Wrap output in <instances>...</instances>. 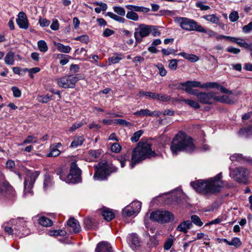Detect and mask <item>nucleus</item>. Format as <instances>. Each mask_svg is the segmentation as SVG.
Here are the masks:
<instances>
[{
	"label": "nucleus",
	"instance_id": "6e6d98bb",
	"mask_svg": "<svg viewBox=\"0 0 252 252\" xmlns=\"http://www.w3.org/2000/svg\"><path fill=\"white\" fill-rule=\"evenodd\" d=\"M61 153L60 150H59L57 148H53L51 152L47 155V157H55L59 156Z\"/></svg>",
	"mask_w": 252,
	"mask_h": 252
},
{
	"label": "nucleus",
	"instance_id": "b1692460",
	"mask_svg": "<svg viewBox=\"0 0 252 252\" xmlns=\"http://www.w3.org/2000/svg\"><path fill=\"white\" fill-rule=\"evenodd\" d=\"M180 85L182 86H188L189 87L193 88V87H200L202 88V85L199 81H188L186 82L181 83Z\"/></svg>",
	"mask_w": 252,
	"mask_h": 252
},
{
	"label": "nucleus",
	"instance_id": "9d476101",
	"mask_svg": "<svg viewBox=\"0 0 252 252\" xmlns=\"http://www.w3.org/2000/svg\"><path fill=\"white\" fill-rule=\"evenodd\" d=\"M141 208V203L139 201H134L125 207L122 212L124 217H129L139 212Z\"/></svg>",
	"mask_w": 252,
	"mask_h": 252
},
{
	"label": "nucleus",
	"instance_id": "bb28decb",
	"mask_svg": "<svg viewBox=\"0 0 252 252\" xmlns=\"http://www.w3.org/2000/svg\"><path fill=\"white\" fill-rule=\"evenodd\" d=\"M94 5H98L100 7H97L94 8V11L97 13H100L101 11H105L107 9V5L105 3L102 2H94Z\"/></svg>",
	"mask_w": 252,
	"mask_h": 252
},
{
	"label": "nucleus",
	"instance_id": "de8ad7c7",
	"mask_svg": "<svg viewBox=\"0 0 252 252\" xmlns=\"http://www.w3.org/2000/svg\"><path fill=\"white\" fill-rule=\"evenodd\" d=\"M113 9L115 13L121 16H124L125 15L126 11L123 7L120 6H115L113 7Z\"/></svg>",
	"mask_w": 252,
	"mask_h": 252
},
{
	"label": "nucleus",
	"instance_id": "6ab92c4d",
	"mask_svg": "<svg viewBox=\"0 0 252 252\" xmlns=\"http://www.w3.org/2000/svg\"><path fill=\"white\" fill-rule=\"evenodd\" d=\"M67 223L68 226L72 228V231L74 233H78L80 231L81 227L77 220L74 218H70L67 221Z\"/></svg>",
	"mask_w": 252,
	"mask_h": 252
},
{
	"label": "nucleus",
	"instance_id": "09e8293b",
	"mask_svg": "<svg viewBox=\"0 0 252 252\" xmlns=\"http://www.w3.org/2000/svg\"><path fill=\"white\" fill-rule=\"evenodd\" d=\"M173 239L172 238L167 239L164 244V249L169 250L173 245Z\"/></svg>",
	"mask_w": 252,
	"mask_h": 252
},
{
	"label": "nucleus",
	"instance_id": "338daca9",
	"mask_svg": "<svg viewBox=\"0 0 252 252\" xmlns=\"http://www.w3.org/2000/svg\"><path fill=\"white\" fill-rule=\"evenodd\" d=\"M39 23L42 27H47L49 25L50 22L46 19L40 18L39 19Z\"/></svg>",
	"mask_w": 252,
	"mask_h": 252
},
{
	"label": "nucleus",
	"instance_id": "4d7b16f0",
	"mask_svg": "<svg viewBox=\"0 0 252 252\" xmlns=\"http://www.w3.org/2000/svg\"><path fill=\"white\" fill-rule=\"evenodd\" d=\"M111 150L113 152L119 153L121 150V146L119 143H115L112 145Z\"/></svg>",
	"mask_w": 252,
	"mask_h": 252
},
{
	"label": "nucleus",
	"instance_id": "0eeeda50",
	"mask_svg": "<svg viewBox=\"0 0 252 252\" xmlns=\"http://www.w3.org/2000/svg\"><path fill=\"white\" fill-rule=\"evenodd\" d=\"M83 76L81 74L75 75H65L57 80L58 85L64 89L74 88L76 82L82 79Z\"/></svg>",
	"mask_w": 252,
	"mask_h": 252
},
{
	"label": "nucleus",
	"instance_id": "aec40b11",
	"mask_svg": "<svg viewBox=\"0 0 252 252\" xmlns=\"http://www.w3.org/2000/svg\"><path fill=\"white\" fill-rule=\"evenodd\" d=\"M101 213L104 219L107 221L111 220L115 217L113 212L108 208H103Z\"/></svg>",
	"mask_w": 252,
	"mask_h": 252
},
{
	"label": "nucleus",
	"instance_id": "c03bdc74",
	"mask_svg": "<svg viewBox=\"0 0 252 252\" xmlns=\"http://www.w3.org/2000/svg\"><path fill=\"white\" fill-rule=\"evenodd\" d=\"M180 89L182 90L186 91L187 93L189 94H190L195 95L196 96L198 93L196 92L195 90L192 89L191 87H189L188 86H182Z\"/></svg>",
	"mask_w": 252,
	"mask_h": 252
},
{
	"label": "nucleus",
	"instance_id": "9b49d317",
	"mask_svg": "<svg viewBox=\"0 0 252 252\" xmlns=\"http://www.w3.org/2000/svg\"><path fill=\"white\" fill-rule=\"evenodd\" d=\"M149 34V25L139 24L138 27L135 28L134 33L135 42L137 44L140 43L142 41V38L148 36Z\"/></svg>",
	"mask_w": 252,
	"mask_h": 252
},
{
	"label": "nucleus",
	"instance_id": "37998d69",
	"mask_svg": "<svg viewBox=\"0 0 252 252\" xmlns=\"http://www.w3.org/2000/svg\"><path fill=\"white\" fill-rule=\"evenodd\" d=\"M237 44L240 47L252 50V45L249 44L244 39L239 38Z\"/></svg>",
	"mask_w": 252,
	"mask_h": 252
},
{
	"label": "nucleus",
	"instance_id": "423d86ee",
	"mask_svg": "<svg viewBox=\"0 0 252 252\" xmlns=\"http://www.w3.org/2000/svg\"><path fill=\"white\" fill-rule=\"evenodd\" d=\"M190 185L197 192L204 194L218 193L219 188L217 187L215 189L210 181L202 180L191 182Z\"/></svg>",
	"mask_w": 252,
	"mask_h": 252
},
{
	"label": "nucleus",
	"instance_id": "39448f33",
	"mask_svg": "<svg viewBox=\"0 0 252 252\" xmlns=\"http://www.w3.org/2000/svg\"><path fill=\"white\" fill-rule=\"evenodd\" d=\"M175 21L177 22L183 30L187 31H196L197 32H204L205 30L200 25L193 19L186 17H178L175 18Z\"/></svg>",
	"mask_w": 252,
	"mask_h": 252
},
{
	"label": "nucleus",
	"instance_id": "f8f14e48",
	"mask_svg": "<svg viewBox=\"0 0 252 252\" xmlns=\"http://www.w3.org/2000/svg\"><path fill=\"white\" fill-rule=\"evenodd\" d=\"M39 174L40 171H38L27 172L24 182L25 190L27 192H31V189L33 187L35 181Z\"/></svg>",
	"mask_w": 252,
	"mask_h": 252
},
{
	"label": "nucleus",
	"instance_id": "79ce46f5",
	"mask_svg": "<svg viewBox=\"0 0 252 252\" xmlns=\"http://www.w3.org/2000/svg\"><path fill=\"white\" fill-rule=\"evenodd\" d=\"M115 123L118 125H122L126 127H130L132 126V124L124 119H115Z\"/></svg>",
	"mask_w": 252,
	"mask_h": 252
},
{
	"label": "nucleus",
	"instance_id": "3c124183",
	"mask_svg": "<svg viewBox=\"0 0 252 252\" xmlns=\"http://www.w3.org/2000/svg\"><path fill=\"white\" fill-rule=\"evenodd\" d=\"M75 40L77 41H80L81 42L84 43H88L89 41V38L88 35L84 34L74 38Z\"/></svg>",
	"mask_w": 252,
	"mask_h": 252
},
{
	"label": "nucleus",
	"instance_id": "774afa93",
	"mask_svg": "<svg viewBox=\"0 0 252 252\" xmlns=\"http://www.w3.org/2000/svg\"><path fill=\"white\" fill-rule=\"evenodd\" d=\"M243 30L245 33L250 32L252 30V22H251L248 25L244 26Z\"/></svg>",
	"mask_w": 252,
	"mask_h": 252
},
{
	"label": "nucleus",
	"instance_id": "a19ab883",
	"mask_svg": "<svg viewBox=\"0 0 252 252\" xmlns=\"http://www.w3.org/2000/svg\"><path fill=\"white\" fill-rule=\"evenodd\" d=\"M240 132L245 134L247 137L251 136L252 135V126L241 129Z\"/></svg>",
	"mask_w": 252,
	"mask_h": 252
},
{
	"label": "nucleus",
	"instance_id": "4c0bfd02",
	"mask_svg": "<svg viewBox=\"0 0 252 252\" xmlns=\"http://www.w3.org/2000/svg\"><path fill=\"white\" fill-rule=\"evenodd\" d=\"M52 96H49L48 94L39 95L37 97L38 101L41 103H46L50 100L52 99Z\"/></svg>",
	"mask_w": 252,
	"mask_h": 252
},
{
	"label": "nucleus",
	"instance_id": "a18cd8bd",
	"mask_svg": "<svg viewBox=\"0 0 252 252\" xmlns=\"http://www.w3.org/2000/svg\"><path fill=\"white\" fill-rule=\"evenodd\" d=\"M126 17L130 20H132L133 21H137L138 20L139 17L138 14L133 12V11H128L127 12Z\"/></svg>",
	"mask_w": 252,
	"mask_h": 252
},
{
	"label": "nucleus",
	"instance_id": "a211bd4d",
	"mask_svg": "<svg viewBox=\"0 0 252 252\" xmlns=\"http://www.w3.org/2000/svg\"><path fill=\"white\" fill-rule=\"evenodd\" d=\"M193 225L189 220L183 221L180 223L177 227L176 230L185 233L188 232V230L191 228Z\"/></svg>",
	"mask_w": 252,
	"mask_h": 252
},
{
	"label": "nucleus",
	"instance_id": "f3484780",
	"mask_svg": "<svg viewBox=\"0 0 252 252\" xmlns=\"http://www.w3.org/2000/svg\"><path fill=\"white\" fill-rule=\"evenodd\" d=\"M221 178L222 174L221 173H220L210 181L215 189L217 187H219L218 192L220 191L221 189L223 188L224 186L223 182L221 180Z\"/></svg>",
	"mask_w": 252,
	"mask_h": 252
},
{
	"label": "nucleus",
	"instance_id": "f257e3e1",
	"mask_svg": "<svg viewBox=\"0 0 252 252\" xmlns=\"http://www.w3.org/2000/svg\"><path fill=\"white\" fill-rule=\"evenodd\" d=\"M152 145L147 142L140 141L133 149L131 154L130 166L133 168L134 165L146 159L157 156L155 151L152 150Z\"/></svg>",
	"mask_w": 252,
	"mask_h": 252
},
{
	"label": "nucleus",
	"instance_id": "8fccbe9b",
	"mask_svg": "<svg viewBox=\"0 0 252 252\" xmlns=\"http://www.w3.org/2000/svg\"><path fill=\"white\" fill-rule=\"evenodd\" d=\"M59 56H60L61 58H62V59L60 61V63L62 65L66 64L69 62V58L70 57L69 56L63 54L59 55L58 56L59 57Z\"/></svg>",
	"mask_w": 252,
	"mask_h": 252
},
{
	"label": "nucleus",
	"instance_id": "052dcab7",
	"mask_svg": "<svg viewBox=\"0 0 252 252\" xmlns=\"http://www.w3.org/2000/svg\"><path fill=\"white\" fill-rule=\"evenodd\" d=\"M229 18L231 22L236 21L239 18L238 12L236 11L231 12L229 16Z\"/></svg>",
	"mask_w": 252,
	"mask_h": 252
},
{
	"label": "nucleus",
	"instance_id": "c9c22d12",
	"mask_svg": "<svg viewBox=\"0 0 252 252\" xmlns=\"http://www.w3.org/2000/svg\"><path fill=\"white\" fill-rule=\"evenodd\" d=\"M150 111L148 109H141L134 112L133 114L139 117L150 116Z\"/></svg>",
	"mask_w": 252,
	"mask_h": 252
},
{
	"label": "nucleus",
	"instance_id": "7c9ffc66",
	"mask_svg": "<svg viewBox=\"0 0 252 252\" xmlns=\"http://www.w3.org/2000/svg\"><path fill=\"white\" fill-rule=\"evenodd\" d=\"M57 49L59 51L64 53H68L71 50V47L69 46H65L62 43H58L56 44Z\"/></svg>",
	"mask_w": 252,
	"mask_h": 252
},
{
	"label": "nucleus",
	"instance_id": "c85d7f7f",
	"mask_svg": "<svg viewBox=\"0 0 252 252\" xmlns=\"http://www.w3.org/2000/svg\"><path fill=\"white\" fill-rule=\"evenodd\" d=\"M124 55L122 54L114 53V55L108 59V61L112 63H117L124 58Z\"/></svg>",
	"mask_w": 252,
	"mask_h": 252
},
{
	"label": "nucleus",
	"instance_id": "e433bc0d",
	"mask_svg": "<svg viewBox=\"0 0 252 252\" xmlns=\"http://www.w3.org/2000/svg\"><path fill=\"white\" fill-rule=\"evenodd\" d=\"M89 156L94 158H98L101 154V150H90L88 152Z\"/></svg>",
	"mask_w": 252,
	"mask_h": 252
},
{
	"label": "nucleus",
	"instance_id": "e2e57ef3",
	"mask_svg": "<svg viewBox=\"0 0 252 252\" xmlns=\"http://www.w3.org/2000/svg\"><path fill=\"white\" fill-rule=\"evenodd\" d=\"M11 90L13 93V95L15 97H19L21 95V92L17 87H12Z\"/></svg>",
	"mask_w": 252,
	"mask_h": 252
},
{
	"label": "nucleus",
	"instance_id": "5fc2aeb1",
	"mask_svg": "<svg viewBox=\"0 0 252 252\" xmlns=\"http://www.w3.org/2000/svg\"><path fill=\"white\" fill-rule=\"evenodd\" d=\"M150 8H149L134 5L133 11L147 13L150 11Z\"/></svg>",
	"mask_w": 252,
	"mask_h": 252
},
{
	"label": "nucleus",
	"instance_id": "a878e982",
	"mask_svg": "<svg viewBox=\"0 0 252 252\" xmlns=\"http://www.w3.org/2000/svg\"><path fill=\"white\" fill-rule=\"evenodd\" d=\"M203 18L213 24L219 23L220 19L215 14L204 15Z\"/></svg>",
	"mask_w": 252,
	"mask_h": 252
},
{
	"label": "nucleus",
	"instance_id": "393cba45",
	"mask_svg": "<svg viewBox=\"0 0 252 252\" xmlns=\"http://www.w3.org/2000/svg\"><path fill=\"white\" fill-rule=\"evenodd\" d=\"M14 53L12 52H9L6 55L4 58V62L6 64L13 65L14 63Z\"/></svg>",
	"mask_w": 252,
	"mask_h": 252
},
{
	"label": "nucleus",
	"instance_id": "c756f323",
	"mask_svg": "<svg viewBox=\"0 0 252 252\" xmlns=\"http://www.w3.org/2000/svg\"><path fill=\"white\" fill-rule=\"evenodd\" d=\"M84 223L85 228L87 229H95L96 227V225L94 224L92 219L89 218L84 219Z\"/></svg>",
	"mask_w": 252,
	"mask_h": 252
},
{
	"label": "nucleus",
	"instance_id": "0e129e2a",
	"mask_svg": "<svg viewBox=\"0 0 252 252\" xmlns=\"http://www.w3.org/2000/svg\"><path fill=\"white\" fill-rule=\"evenodd\" d=\"M228 97V96L225 95L220 96H217L215 95V101L226 103Z\"/></svg>",
	"mask_w": 252,
	"mask_h": 252
},
{
	"label": "nucleus",
	"instance_id": "473e14b6",
	"mask_svg": "<svg viewBox=\"0 0 252 252\" xmlns=\"http://www.w3.org/2000/svg\"><path fill=\"white\" fill-rule=\"evenodd\" d=\"M38 47L39 50L43 53L46 52L48 50V46L44 40H39L37 42Z\"/></svg>",
	"mask_w": 252,
	"mask_h": 252
},
{
	"label": "nucleus",
	"instance_id": "680f3d73",
	"mask_svg": "<svg viewBox=\"0 0 252 252\" xmlns=\"http://www.w3.org/2000/svg\"><path fill=\"white\" fill-rule=\"evenodd\" d=\"M37 141V138L31 135H29L26 139L23 141V144H28L32 142L35 143Z\"/></svg>",
	"mask_w": 252,
	"mask_h": 252
},
{
	"label": "nucleus",
	"instance_id": "7ed1b4c3",
	"mask_svg": "<svg viewBox=\"0 0 252 252\" xmlns=\"http://www.w3.org/2000/svg\"><path fill=\"white\" fill-rule=\"evenodd\" d=\"M81 171L75 162L71 163L70 172L66 177L63 175L62 168H59L57 170V174L59 175L60 178L68 183L75 184L80 182L81 180Z\"/></svg>",
	"mask_w": 252,
	"mask_h": 252
},
{
	"label": "nucleus",
	"instance_id": "13d9d810",
	"mask_svg": "<svg viewBox=\"0 0 252 252\" xmlns=\"http://www.w3.org/2000/svg\"><path fill=\"white\" fill-rule=\"evenodd\" d=\"M241 242L239 238L237 237H235L232 239V241L230 242V244H229V246H234L235 247L240 246L241 245Z\"/></svg>",
	"mask_w": 252,
	"mask_h": 252
},
{
	"label": "nucleus",
	"instance_id": "412c9836",
	"mask_svg": "<svg viewBox=\"0 0 252 252\" xmlns=\"http://www.w3.org/2000/svg\"><path fill=\"white\" fill-rule=\"evenodd\" d=\"M129 241L131 242V247L132 248H136L140 246V240L138 236L135 234H132L130 236Z\"/></svg>",
	"mask_w": 252,
	"mask_h": 252
},
{
	"label": "nucleus",
	"instance_id": "72a5a7b5",
	"mask_svg": "<svg viewBox=\"0 0 252 252\" xmlns=\"http://www.w3.org/2000/svg\"><path fill=\"white\" fill-rule=\"evenodd\" d=\"M138 95L140 97H142L144 96H147L152 98H155V97H156V96H158V94L140 91L139 92Z\"/></svg>",
	"mask_w": 252,
	"mask_h": 252
},
{
	"label": "nucleus",
	"instance_id": "1a4fd4ad",
	"mask_svg": "<svg viewBox=\"0 0 252 252\" xmlns=\"http://www.w3.org/2000/svg\"><path fill=\"white\" fill-rule=\"evenodd\" d=\"M232 174L235 181L247 184L248 171L246 168L242 167H237L233 170Z\"/></svg>",
	"mask_w": 252,
	"mask_h": 252
},
{
	"label": "nucleus",
	"instance_id": "4be33fe9",
	"mask_svg": "<svg viewBox=\"0 0 252 252\" xmlns=\"http://www.w3.org/2000/svg\"><path fill=\"white\" fill-rule=\"evenodd\" d=\"M129 154L128 152L124 153L116 157L117 159L121 163V166L123 168L125 165V162L129 159Z\"/></svg>",
	"mask_w": 252,
	"mask_h": 252
},
{
	"label": "nucleus",
	"instance_id": "2f4dec72",
	"mask_svg": "<svg viewBox=\"0 0 252 252\" xmlns=\"http://www.w3.org/2000/svg\"><path fill=\"white\" fill-rule=\"evenodd\" d=\"M107 15L108 16L111 18L115 20L116 21L119 22L120 23H124L125 22V20L124 18L119 16L111 12H107Z\"/></svg>",
	"mask_w": 252,
	"mask_h": 252
},
{
	"label": "nucleus",
	"instance_id": "dca6fc26",
	"mask_svg": "<svg viewBox=\"0 0 252 252\" xmlns=\"http://www.w3.org/2000/svg\"><path fill=\"white\" fill-rule=\"evenodd\" d=\"M96 252H112V247L109 243L107 242H99L95 249Z\"/></svg>",
	"mask_w": 252,
	"mask_h": 252
},
{
	"label": "nucleus",
	"instance_id": "ddd939ff",
	"mask_svg": "<svg viewBox=\"0 0 252 252\" xmlns=\"http://www.w3.org/2000/svg\"><path fill=\"white\" fill-rule=\"evenodd\" d=\"M216 93L210 92L199 93L196 95L198 101L204 104H211L215 101Z\"/></svg>",
	"mask_w": 252,
	"mask_h": 252
},
{
	"label": "nucleus",
	"instance_id": "603ef678",
	"mask_svg": "<svg viewBox=\"0 0 252 252\" xmlns=\"http://www.w3.org/2000/svg\"><path fill=\"white\" fill-rule=\"evenodd\" d=\"M155 99H157L159 100H161L163 101H168L170 100V97L166 94H158V96H156Z\"/></svg>",
	"mask_w": 252,
	"mask_h": 252
},
{
	"label": "nucleus",
	"instance_id": "bf43d9fd",
	"mask_svg": "<svg viewBox=\"0 0 252 252\" xmlns=\"http://www.w3.org/2000/svg\"><path fill=\"white\" fill-rule=\"evenodd\" d=\"M218 86V84L215 82H208L205 84H202V88H217Z\"/></svg>",
	"mask_w": 252,
	"mask_h": 252
},
{
	"label": "nucleus",
	"instance_id": "20e7f679",
	"mask_svg": "<svg viewBox=\"0 0 252 252\" xmlns=\"http://www.w3.org/2000/svg\"><path fill=\"white\" fill-rule=\"evenodd\" d=\"M95 172L94 178L95 180H104L107 179L111 173L116 172L118 168L113 165H109L106 162H99L94 166Z\"/></svg>",
	"mask_w": 252,
	"mask_h": 252
},
{
	"label": "nucleus",
	"instance_id": "2eb2a0df",
	"mask_svg": "<svg viewBox=\"0 0 252 252\" xmlns=\"http://www.w3.org/2000/svg\"><path fill=\"white\" fill-rule=\"evenodd\" d=\"M0 193L5 195H13L14 190L8 182L3 181L0 185Z\"/></svg>",
	"mask_w": 252,
	"mask_h": 252
},
{
	"label": "nucleus",
	"instance_id": "6e6552de",
	"mask_svg": "<svg viewBox=\"0 0 252 252\" xmlns=\"http://www.w3.org/2000/svg\"><path fill=\"white\" fill-rule=\"evenodd\" d=\"M150 218L153 221L161 223H165L173 220L174 216L172 213L169 211L157 210L151 213Z\"/></svg>",
	"mask_w": 252,
	"mask_h": 252
},
{
	"label": "nucleus",
	"instance_id": "4468645a",
	"mask_svg": "<svg viewBox=\"0 0 252 252\" xmlns=\"http://www.w3.org/2000/svg\"><path fill=\"white\" fill-rule=\"evenodd\" d=\"M16 23L19 28L23 29H27L29 27V22L27 16L25 12H20L16 19Z\"/></svg>",
	"mask_w": 252,
	"mask_h": 252
},
{
	"label": "nucleus",
	"instance_id": "f03ea898",
	"mask_svg": "<svg viewBox=\"0 0 252 252\" xmlns=\"http://www.w3.org/2000/svg\"><path fill=\"white\" fill-rule=\"evenodd\" d=\"M170 149L173 155H177L178 152L185 151L191 153L194 151L195 146L190 137L185 138L179 134L173 139L170 145Z\"/></svg>",
	"mask_w": 252,
	"mask_h": 252
},
{
	"label": "nucleus",
	"instance_id": "49530a36",
	"mask_svg": "<svg viewBox=\"0 0 252 252\" xmlns=\"http://www.w3.org/2000/svg\"><path fill=\"white\" fill-rule=\"evenodd\" d=\"M158 244V241L157 239V238L154 237H150L149 239V241L148 242L147 245L150 248H153L157 246Z\"/></svg>",
	"mask_w": 252,
	"mask_h": 252
},
{
	"label": "nucleus",
	"instance_id": "cd10ccee",
	"mask_svg": "<svg viewBox=\"0 0 252 252\" xmlns=\"http://www.w3.org/2000/svg\"><path fill=\"white\" fill-rule=\"evenodd\" d=\"M38 221L40 225L45 227L50 226L53 224L52 220L45 217H41Z\"/></svg>",
	"mask_w": 252,
	"mask_h": 252
},
{
	"label": "nucleus",
	"instance_id": "f704fd0d",
	"mask_svg": "<svg viewBox=\"0 0 252 252\" xmlns=\"http://www.w3.org/2000/svg\"><path fill=\"white\" fill-rule=\"evenodd\" d=\"M191 223H193L197 226H201L203 225V223L199 217L195 215H192L191 216Z\"/></svg>",
	"mask_w": 252,
	"mask_h": 252
},
{
	"label": "nucleus",
	"instance_id": "58836bf2",
	"mask_svg": "<svg viewBox=\"0 0 252 252\" xmlns=\"http://www.w3.org/2000/svg\"><path fill=\"white\" fill-rule=\"evenodd\" d=\"M143 133V131L139 130L134 133L133 135L131 136L130 139L132 142H136L138 141L139 138L141 136Z\"/></svg>",
	"mask_w": 252,
	"mask_h": 252
},
{
	"label": "nucleus",
	"instance_id": "69168bd1",
	"mask_svg": "<svg viewBox=\"0 0 252 252\" xmlns=\"http://www.w3.org/2000/svg\"><path fill=\"white\" fill-rule=\"evenodd\" d=\"M157 67L159 70V73L160 75L161 76H165L167 73V71L163 65L161 64H159L157 65Z\"/></svg>",
	"mask_w": 252,
	"mask_h": 252
},
{
	"label": "nucleus",
	"instance_id": "864d4df0",
	"mask_svg": "<svg viewBox=\"0 0 252 252\" xmlns=\"http://www.w3.org/2000/svg\"><path fill=\"white\" fill-rule=\"evenodd\" d=\"M169 63L168 64V67L171 69L175 70L176 69L177 67V62L178 60L176 59H172L169 60Z\"/></svg>",
	"mask_w": 252,
	"mask_h": 252
},
{
	"label": "nucleus",
	"instance_id": "5701e85b",
	"mask_svg": "<svg viewBox=\"0 0 252 252\" xmlns=\"http://www.w3.org/2000/svg\"><path fill=\"white\" fill-rule=\"evenodd\" d=\"M84 140L85 139L83 136H75L71 143L70 147L76 148L80 146L83 144Z\"/></svg>",
	"mask_w": 252,
	"mask_h": 252
},
{
	"label": "nucleus",
	"instance_id": "ea45409f",
	"mask_svg": "<svg viewBox=\"0 0 252 252\" xmlns=\"http://www.w3.org/2000/svg\"><path fill=\"white\" fill-rule=\"evenodd\" d=\"M150 33L151 32L152 35L154 36H159L161 34L160 31H159L157 27L153 25H149Z\"/></svg>",
	"mask_w": 252,
	"mask_h": 252
}]
</instances>
